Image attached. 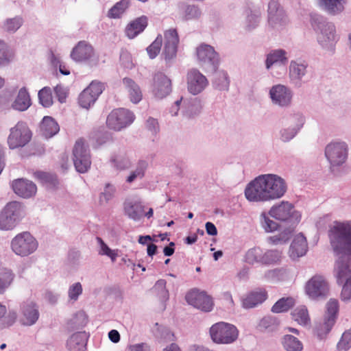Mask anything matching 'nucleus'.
I'll list each match as a JSON object with an SVG mask.
<instances>
[{"label": "nucleus", "mask_w": 351, "mask_h": 351, "mask_svg": "<svg viewBox=\"0 0 351 351\" xmlns=\"http://www.w3.org/2000/svg\"><path fill=\"white\" fill-rule=\"evenodd\" d=\"M331 247L336 255L340 256L336 264V278L343 285L341 299L351 300V223L335 221L328 230Z\"/></svg>", "instance_id": "f257e3e1"}, {"label": "nucleus", "mask_w": 351, "mask_h": 351, "mask_svg": "<svg viewBox=\"0 0 351 351\" xmlns=\"http://www.w3.org/2000/svg\"><path fill=\"white\" fill-rule=\"evenodd\" d=\"M286 191L287 186L282 178L266 174L251 182L245 190V195L251 202H265L280 198Z\"/></svg>", "instance_id": "f03ea898"}, {"label": "nucleus", "mask_w": 351, "mask_h": 351, "mask_svg": "<svg viewBox=\"0 0 351 351\" xmlns=\"http://www.w3.org/2000/svg\"><path fill=\"white\" fill-rule=\"evenodd\" d=\"M23 215L21 203L17 201L8 202L0 212V229L9 230L13 229Z\"/></svg>", "instance_id": "7ed1b4c3"}, {"label": "nucleus", "mask_w": 351, "mask_h": 351, "mask_svg": "<svg viewBox=\"0 0 351 351\" xmlns=\"http://www.w3.org/2000/svg\"><path fill=\"white\" fill-rule=\"evenodd\" d=\"M209 332L211 339L218 344L232 343L237 340L239 335L234 325L223 322L213 324Z\"/></svg>", "instance_id": "20e7f679"}, {"label": "nucleus", "mask_w": 351, "mask_h": 351, "mask_svg": "<svg viewBox=\"0 0 351 351\" xmlns=\"http://www.w3.org/2000/svg\"><path fill=\"white\" fill-rule=\"evenodd\" d=\"M38 246V241L29 232L19 233L11 241L12 250L22 257L33 254Z\"/></svg>", "instance_id": "39448f33"}, {"label": "nucleus", "mask_w": 351, "mask_h": 351, "mask_svg": "<svg viewBox=\"0 0 351 351\" xmlns=\"http://www.w3.org/2000/svg\"><path fill=\"white\" fill-rule=\"evenodd\" d=\"M311 24L315 29L319 30L317 40L323 47H330L337 43V36L333 24L322 22V17L317 15L311 17Z\"/></svg>", "instance_id": "423d86ee"}, {"label": "nucleus", "mask_w": 351, "mask_h": 351, "mask_svg": "<svg viewBox=\"0 0 351 351\" xmlns=\"http://www.w3.org/2000/svg\"><path fill=\"white\" fill-rule=\"evenodd\" d=\"M31 138L32 132L27 124L25 122L19 121L10 130L8 144L10 149H16L25 146Z\"/></svg>", "instance_id": "0eeeda50"}, {"label": "nucleus", "mask_w": 351, "mask_h": 351, "mask_svg": "<svg viewBox=\"0 0 351 351\" xmlns=\"http://www.w3.org/2000/svg\"><path fill=\"white\" fill-rule=\"evenodd\" d=\"M196 54L202 67L210 71H216L219 58L212 46L206 44L200 45L196 49Z\"/></svg>", "instance_id": "6e6552de"}, {"label": "nucleus", "mask_w": 351, "mask_h": 351, "mask_svg": "<svg viewBox=\"0 0 351 351\" xmlns=\"http://www.w3.org/2000/svg\"><path fill=\"white\" fill-rule=\"evenodd\" d=\"M73 163L76 170L80 173H85L90 167V154L85 145L83 138L76 141L73 150Z\"/></svg>", "instance_id": "1a4fd4ad"}, {"label": "nucleus", "mask_w": 351, "mask_h": 351, "mask_svg": "<svg viewBox=\"0 0 351 351\" xmlns=\"http://www.w3.org/2000/svg\"><path fill=\"white\" fill-rule=\"evenodd\" d=\"M339 302L330 299L326 304V313L324 320L317 326V335L322 337L328 334L334 326L339 312Z\"/></svg>", "instance_id": "9d476101"}, {"label": "nucleus", "mask_w": 351, "mask_h": 351, "mask_svg": "<svg viewBox=\"0 0 351 351\" xmlns=\"http://www.w3.org/2000/svg\"><path fill=\"white\" fill-rule=\"evenodd\" d=\"M134 115L130 110L120 108L112 110L107 117L106 123L109 128L114 130L121 129L131 124Z\"/></svg>", "instance_id": "9b49d317"}, {"label": "nucleus", "mask_w": 351, "mask_h": 351, "mask_svg": "<svg viewBox=\"0 0 351 351\" xmlns=\"http://www.w3.org/2000/svg\"><path fill=\"white\" fill-rule=\"evenodd\" d=\"M104 90V84L93 81L80 95L78 103L84 108H89L95 104L99 96Z\"/></svg>", "instance_id": "f8f14e48"}, {"label": "nucleus", "mask_w": 351, "mask_h": 351, "mask_svg": "<svg viewBox=\"0 0 351 351\" xmlns=\"http://www.w3.org/2000/svg\"><path fill=\"white\" fill-rule=\"evenodd\" d=\"M329 290L328 284L320 275L313 276L306 284L305 291L309 298L317 299L327 295Z\"/></svg>", "instance_id": "ddd939ff"}, {"label": "nucleus", "mask_w": 351, "mask_h": 351, "mask_svg": "<svg viewBox=\"0 0 351 351\" xmlns=\"http://www.w3.org/2000/svg\"><path fill=\"white\" fill-rule=\"evenodd\" d=\"M325 155L331 165H340L347 158L348 147L343 142L331 143L326 146Z\"/></svg>", "instance_id": "4468645a"}, {"label": "nucleus", "mask_w": 351, "mask_h": 351, "mask_svg": "<svg viewBox=\"0 0 351 351\" xmlns=\"http://www.w3.org/2000/svg\"><path fill=\"white\" fill-rule=\"evenodd\" d=\"M186 302L194 307L204 312H210L213 308L212 298L204 291L193 289L186 295Z\"/></svg>", "instance_id": "2eb2a0df"}, {"label": "nucleus", "mask_w": 351, "mask_h": 351, "mask_svg": "<svg viewBox=\"0 0 351 351\" xmlns=\"http://www.w3.org/2000/svg\"><path fill=\"white\" fill-rule=\"evenodd\" d=\"M187 88L193 95L200 93L207 86V78L197 69H191L186 75Z\"/></svg>", "instance_id": "dca6fc26"}, {"label": "nucleus", "mask_w": 351, "mask_h": 351, "mask_svg": "<svg viewBox=\"0 0 351 351\" xmlns=\"http://www.w3.org/2000/svg\"><path fill=\"white\" fill-rule=\"evenodd\" d=\"M163 55L166 61L176 58L179 43V37L176 29H169L164 32Z\"/></svg>", "instance_id": "f3484780"}, {"label": "nucleus", "mask_w": 351, "mask_h": 351, "mask_svg": "<svg viewBox=\"0 0 351 351\" xmlns=\"http://www.w3.org/2000/svg\"><path fill=\"white\" fill-rule=\"evenodd\" d=\"M171 92V81L164 73L158 72L154 76L153 93L156 97L162 99Z\"/></svg>", "instance_id": "a211bd4d"}, {"label": "nucleus", "mask_w": 351, "mask_h": 351, "mask_svg": "<svg viewBox=\"0 0 351 351\" xmlns=\"http://www.w3.org/2000/svg\"><path fill=\"white\" fill-rule=\"evenodd\" d=\"M12 188L18 196L23 198H29L37 191V187L34 182L23 178L14 180L12 182Z\"/></svg>", "instance_id": "6ab92c4d"}, {"label": "nucleus", "mask_w": 351, "mask_h": 351, "mask_svg": "<svg viewBox=\"0 0 351 351\" xmlns=\"http://www.w3.org/2000/svg\"><path fill=\"white\" fill-rule=\"evenodd\" d=\"M95 55V51L91 45L86 41H80L73 49L71 56L77 62L90 60Z\"/></svg>", "instance_id": "aec40b11"}, {"label": "nucleus", "mask_w": 351, "mask_h": 351, "mask_svg": "<svg viewBox=\"0 0 351 351\" xmlns=\"http://www.w3.org/2000/svg\"><path fill=\"white\" fill-rule=\"evenodd\" d=\"M293 206L288 202H282L279 204L273 206L269 214L271 217L280 221H287L292 217Z\"/></svg>", "instance_id": "412c9836"}, {"label": "nucleus", "mask_w": 351, "mask_h": 351, "mask_svg": "<svg viewBox=\"0 0 351 351\" xmlns=\"http://www.w3.org/2000/svg\"><path fill=\"white\" fill-rule=\"evenodd\" d=\"M307 251V241L305 237L299 234H297L292 241L289 248V256L291 258L295 259L304 256Z\"/></svg>", "instance_id": "4be33fe9"}, {"label": "nucleus", "mask_w": 351, "mask_h": 351, "mask_svg": "<svg viewBox=\"0 0 351 351\" xmlns=\"http://www.w3.org/2000/svg\"><path fill=\"white\" fill-rule=\"evenodd\" d=\"M272 100L280 106H286L291 101V94L287 88L282 85H277L270 90Z\"/></svg>", "instance_id": "5701e85b"}, {"label": "nucleus", "mask_w": 351, "mask_h": 351, "mask_svg": "<svg viewBox=\"0 0 351 351\" xmlns=\"http://www.w3.org/2000/svg\"><path fill=\"white\" fill-rule=\"evenodd\" d=\"M148 19L141 16L129 23L125 28V34L129 38H134L144 31L147 26Z\"/></svg>", "instance_id": "b1692460"}, {"label": "nucleus", "mask_w": 351, "mask_h": 351, "mask_svg": "<svg viewBox=\"0 0 351 351\" xmlns=\"http://www.w3.org/2000/svg\"><path fill=\"white\" fill-rule=\"evenodd\" d=\"M267 291L263 289H258L250 292L243 300V306L246 308H250L261 304L267 299Z\"/></svg>", "instance_id": "393cba45"}, {"label": "nucleus", "mask_w": 351, "mask_h": 351, "mask_svg": "<svg viewBox=\"0 0 351 351\" xmlns=\"http://www.w3.org/2000/svg\"><path fill=\"white\" fill-rule=\"evenodd\" d=\"M319 7L330 15H337L344 10L346 0H317Z\"/></svg>", "instance_id": "a878e982"}, {"label": "nucleus", "mask_w": 351, "mask_h": 351, "mask_svg": "<svg viewBox=\"0 0 351 351\" xmlns=\"http://www.w3.org/2000/svg\"><path fill=\"white\" fill-rule=\"evenodd\" d=\"M88 336L85 332L73 334L67 341L70 351H84L86 345Z\"/></svg>", "instance_id": "bb28decb"}, {"label": "nucleus", "mask_w": 351, "mask_h": 351, "mask_svg": "<svg viewBox=\"0 0 351 351\" xmlns=\"http://www.w3.org/2000/svg\"><path fill=\"white\" fill-rule=\"evenodd\" d=\"M22 312L23 315L22 322L25 325L31 326L36 323L38 319V311L32 302L23 304Z\"/></svg>", "instance_id": "cd10ccee"}, {"label": "nucleus", "mask_w": 351, "mask_h": 351, "mask_svg": "<svg viewBox=\"0 0 351 351\" xmlns=\"http://www.w3.org/2000/svg\"><path fill=\"white\" fill-rule=\"evenodd\" d=\"M123 83L128 91L130 101L134 104L138 103L142 99V92L138 84L132 80L125 77Z\"/></svg>", "instance_id": "c85d7f7f"}, {"label": "nucleus", "mask_w": 351, "mask_h": 351, "mask_svg": "<svg viewBox=\"0 0 351 351\" xmlns=\"http://www.w3.org/2000/svg\"><path fill=\"white\" fill-rule=\"evenodd\" d=\"M40 131L46 138H50L57 134L60 130L58 123L50 117H45L40 125Z\"/></svg>", "instance_id": "c756f323"}, {"label": "nucleus", "mask_w": 351, "mask_h": 351, "mask_svg": "<svg viewBox=\"0 0 351 351\" xmlns=\"http://www.w3.org/2000/svg\"><path fill=\"white\" fill-rule=\"evenodd\" d=\"M31 106V99L29 93L25 88H22L12 104L14 109L24 111Z\"/></svg>", "instance_id": "7c9ffc66"}, {"label": "nucleus", "mask_w": 351, "mask_h": 351, "mask_svg": "<svg viewBox=\"0 0 351 351\" xmlns=\"http://www.w3.org/2000/svg\"><path fill=\"white\" fill-rule=\"evenodd\" d=\"M294 230L295 226L284 228L279 234L269 237V243L274 245L287 243L292 237Z\"/></svg>", "instance_id": "2f4dec72"}, {"label": "nucleus", "mask_w": 351, "mask_h": 351, "mask_svg": "<svg viewBox=\"0 0 351 351\" xmlns=\"http://www.w3.org/2000/svg\"><path fill=\"white\" fill-rule=\"evenodd\" d=\"M284 12L278 1L271 0L268 5V19L269 23L276 22L282 19Z\"/></svg>", "instance_id": "473e14b6"}, {"label": "nucleus", "mask_w": 351, "mask_h": 351, "mask_svg": "<svg viewBox=\"0 0 351 351\" xmlns=\"http://www.w3.org/2000/svg\"><path fill=\"white\" fill-rule=\"evenodd\" d=\"M292 318L299 324L305 326L310 323V316L305 306H300L291 313Z\"/></svg>", "instance_id": "72a5a7b5"}, {"label": "nucleus", "mask_w": 351, "mask_h": 351, "mask_svg": "<svg viewBox=\"0 0 351 351\" xmlns=\"http://www.w3.org/2000/svg\"><path fill=\"white\" fill-rule=\"evenodd\" d=\"M125 211L130 218L137 221L144 215V206L140 203H128L125 205Z\"/></svg>", "instance_id": "f704fd0d"}, {"label": "nucleus", "mask_w": 351, "mask_h": 351, "mask_svg": "<svg viewBox=\"0 0 351 351\" xmlns=\"http://www.w3.org/2000/svg\"><path fill=\"white\" fill-rule=\"evenodd\" d=\"M263 256V250L260 247H255L247 251L245 254L244 261L250 265L262 264Z\"/></svg>", "instance_id": "c9c22d12"}, {"label": "nucleus", "mask_w": 351, "mask_h": 351, "mask_svg": "<svg viewBox=\"0 0 351 351\" xmlns=\"http://www.w3.org/2000/svg\"><path fill=\"white\" fill-rule=\"evenodd\" d=\"M295 301L293 298H282L278 300L272 306L271 311L274 313H279L287 311L295 305Z\"/></svg>", "instance_id": "e433bc0d"}, {"label": "nucleus", "mask_w": 351, "mask_h": 351, "mask_svg": "<svg viewBox=\"0 0 351 351\" xmlns=\"http://www.w3.org/2000/svg\"><path fill=\"white\" fill-rule=\"evenodd\" d=\"M282 345L287 351H301L303 348L302 342L291 335L284 336Z\"/></svg>", "instance_id": "4c0bfd02"}, {"label": "nucleus", "mask_w": 351, "mask_h": 351, "mask_svg": "<svg viewBox=\"0 0 351 351\" xmlns=\"http://www.w3.org/2000/svg\"><path fill=\"white\" fill-rule=\"evenodd\" d=\"M286 52L284 50H276L267 56L266 60L267 69H269L274 64H285L287 58L285 56Z\"/></svg>", "instance_id": "58836bf2"}, {"label": "nucleus", "mask_w": 351, "mask_h": 351, "mask_svg": "<svg viewBox=\"0 0 351 351\" xmlns=\"http://www.w3.org/2000/svg\"><path fill=\"white\" fill-rule=\"evenodd\" d=\"M110 160L114 167L118 170L128 169L131 165V162L125 154H117Z\"/></svg>", "instance_id": "ea45409f"}, {"label": "nucleus", "mask_w": 351, "mask_h": 351, "mask_svg": "<svg viewBox=\"0 0 351 351\" xmlns=\"http://www.w3.org/2000/svg\"><path fill=\"white\" fill-rule=\"evenodd\" d=\"M282 257V252L277 250H269L263 252L262 264L270 265L279 262Z\"/></svg>", "instance_id": "a19ab883"}, {"label": "nucleus", "mask_w": 351, "mask_h": 351, "mask_svg": "<svg viewBox=\"0 0 351 351\" xmlns=\"http://www.w3.org/2000/svg\"><path fill=\"white\" fill-rule=\"evenodd\" d=\"M130 0H121L117 3L108 12V15L111 18L119 17L128 8Z\"/></svg>", "instance_id": "79ce46f5"}, {"label": "nucleus", "mask_w": 351, "mask_h": 351, "mask_svg": "<svg viewBox=\"0 0 351 351\" xmlns=\"http://www.w3.org/2000/svg\"><path fill=\"white\" fill-rule=\"evenodd\" d=\"M147 167V163L144 160H140L136 165V169L132 171L127 178V182H132L136 178H142Z\"/></svg>", "instance_id": "37998d69"}, {"label": "nucleus", "mask_w": 351, "mask_h": 351, "mask_svg": "<svg viewBox=\"0 0 351 351\" xmlns=\"http://www.w3.org/2000/svg\"><path fill=\"white\" fill-rule=\"evenodd\" d=\"M23 23V19L19 16L8 19L4 22L3 29L8 32H15L21 27Z\"/></svg>", "instance_id": "c03bdc74"}, {"label": "nucleus", "mask_w": 351, "mask_h": 351, "mask_svg": "<svg viewBox=\"0 0 351 351\" xmlns=\"http://www.w3.org/2000/svg\"><path fill=\"white\" fill-rule=\"evenodd\" d=\"M38 98L44 107H49L53 104L51 90L49 87H44L38 92Z\"/></svg>", "instance_id": "a18cd8bd"}, {"label": "nucleus", "mask_w": 351, "mask_h": 351, "mask_svg": "<svg viewBox=\"0 0 351 351\" xmlns=\"http://www.w3.org/2000/svg\"><path fill=\"white\" fill-rule=\"evenodd\" d=\"M97 241L100 245L99 254L108 256L112 262H114L118 256L117 250H111L100 237H97Z\"/></svg>", "instance_id": "49530a36"}, {"label": "nucleus", "mask_w": 351, "mask_h": 351, "mask_svg": "<svg viewBox=\"0 0 351 351\" xmlns=\"http://www.w3.org/2000/svg\"><path fill=\"white\" fill-rule=\"evenodd\" d=\"M162 43L161 34H158L154 41L147 48V53L150 58H155L160 53Z\"/></svg>", "instance_id": "de8ad7c7"}, {"label": "nucleus", "mask_w": 351, "mask_h": 351, "mask_svg": "<svg viewBox=\"0 0 351 351\" xmlns=\"http://www.w3.org/2000/svg\"><path fill=\"white\" fill-rule=\"evenodd\" d=\"M306 71V65L304 64H298L295 62H291L290 64L289 73L293 79H300Z\"/></svg>", "instance_id": "09e8293b"}, {"label": "nucleus", "mask_w": 351, "mask_h": 351, "mask_svg": "<svg viewBox=\"0 0 351 351\" xmlns=\"http://www.w3.org/2000/svg\"><path fill=\"white\" fill-rule=\"evenodd\" d=\"M87 317L84 312H78L75 314V315L69 321V324L71 326V328H79L81 327H84L87 323Z\"/></svg>", "instance_id": "8fccbe9b"}, {"label": "nucleus", "mask_w": 351, "mask_h": 351, "mask_svg": "<svg viewBox=\"0 0 351 351\" xmlns=\"http://www.w3.org/2000/svg\"><path fill=\"white\" fill-rule=\"evenodd\" d=\"M351 348V328L345 331L337 343L339 351H348Z\"/></svg>", "instance_id": "3c124183"}, {"label": "nucleus", "mask_w": 351, "mask_h": 351, "mask_svg": "<svg viewBox=\"0 0 351 351\" xmlns=\"http://www.w3.org/2000/svg\"><path fill=\"white\" fill-rule=\"evenodd\" d=\"M34 176L36 178L45 183H49L53 185H56V184L58 183L56 176L46 172L38 171L34 173Z\"/></svg>", "instance_id": "603ef678"}, {"label": "nucleus", "mask_w": 351, "mask_h": 351, "mask_svg": "<svg viewBox=\"0 0 351 351\" xmlns=\"http://www.w3.org/2000/svg\"><path fill=\"white\" fill-rule=\"evenodd\" d=\"M262 226L266 232H273L277 230L278 225L276 222L271 220L265 214L261 215Z\"/></svg>", "instance_id": "864d4df0"}, {"label": "nucleus", "mask_w": 351, "mask_h": 351, "mask_svg": "<svg viewBox=\"0 0 351 351\" xmlns=\"http://www.w3.org/2000/svg\"><path fill=\"white\" fill-rule=\"evenodd\" d=\"M275 324V320L270 317H265L261 319L257 326L258 330L263 332L266 330L271 329Z\"/></svg>", "instance_id": "5fc2aeb1"}, {"label": "nucleus", "mask_w": 351, "mask_h": 351, "mask_svg": "<svg viewBox=\"0 0 351 351\" xmlns=\"http://www.w3.org/2000/svg\"><path fill=\"white\" fill-rule=\"evenodd\" d=\"M9 61L8 47L4 41L0 40V65L8 64Z\"/></svg>", "instance_id": "6e6d98bb"}, {"label": "nucleus", "mask_w": 351, "mask_h": 351, "mask_svg": "<svg viewBox=\"0 0 351 351\" xmlns=\"http://www.w3.org/2000/svg\"><path fill=\"white\" fill-rule=\"evenodd\" d=\"M82 293V287L80 282H76L70 287L69 297L71 300H77L78 296Z\"/></svg>", "instance_id": "4d7b16f0"}, {"label": "nucleus", "mask_w": 351, "mask_h": 351, "mask_svg": "<svg viewBox=\"0 0 351 351\" xmlns=\"http://www.w3.org/2000/svg\"><path fill=\"white\" fill-rule=\"evenodd\" d=\"M14 278V274L10 270H6L0 278L1 285L3 286V289H5L11 285Z\"/></svg>", "instance_id": "13d9d810"}, {"label": "nucleus", "mask_w": 351, "mask_h": 351, "mask_svg": "<svg viewBox=\"0 0 351 351\" xmlns=\"http://www.w3.org/2000/svg\"><path fill=\"white\" fill-rule=\"evenodd\" d=\"M166 284H167V282L165 280H163V279L158 280L156 282L153 289L156 292L158 293V294H160L162 297L166 298L168 295V291L166 289Z\"/></svg>", "instance_id": "bf43d9fd"}, {"label": "nucleus", "mask_w": 351, "mask_h": 351, "mask_svg": "<svg viewBox=\"0 0 351 351\" xmlns=\"http://www.w3.org/2000/svg\"><path fill=\"white\" fill-rule=\"evenodd\" d=\"M16 317L17 315L16 312L10 311L8 314L2 319L1 327L6 328L12 326L15 322Z\"/></svg>", "instance_id": "052dcab7"}, {"label": "nucleus", "mask_w": 351, "mask_h": 351, "mask_svg": "<svg viewBox=\"0 0 351 351\" xmlns=\"http://www.w3.org/2000/svg\"><path fill=\"white\" fill-rule=\"evenodd\" d=\"M54 91L58 101L60 103L65 102L66 98L67 97L66 90L62 86L58 85L55 87Z\"/></svg>", "instance_id": "680f3d73"}, {"label": "nucleus", "mask_w": 351, "mask_h": 351, "mask_svg": "<svg viewBox=\"0 0 351 351\" xmlns=\"http://www.w3.org/2000/svg\"><path fill=\"white\" fill-rule=\"evenodd\" d=\"M146 125L147 129L152 133H156L159 129L157 120L153 118H149L147 119Z\"/></svg>", "instance_id": "e2e57ef3"}, {"label": "nucleus", "mask_w": 351, "mask_h": 351, "mask_svg": "<svg viewBox=\"0 0 351 351\" xmlns=\"http://www.w3.org/2000/svg\"><path fill=\"white\" fill-rule=\"evenodd\" d=\"M206 232L209 235L215 236L217 234V230L215 226L211 222L206 223Z\"/></svg>", "instance_id": "0e129e2a"}, {"label": "nucleus", "mask_w": 351, "mask_h": 351, "mask_svg": "<svg viewBox=\"0 0 351 351\" xmlns=\"http://www.w3.org/2000/svg\"><path fill=\"white\" fill-rule=\"evenodd\" d=\"M108 337L113 343H118L120 341V335L116 330H112L108 333Z\"/></svg>", "instance_id": "69168bd1"}, {"label": "nucleus", "mask_w": 351, "mask_h": 351, "mask_svg": "<svg viewBox=\"0 0 351 351\" xmlns=\"http://www.w3.org/2000/svg\"><path fill=\"white\" fill-rule=\"evenodd\" d=\"M174 245L175 244L173 242H171L169 243V246H166L164 248L163 252L165 256H171L174 253V248L173 247L174 246Z\"/></svg>", "instance_id": "338daca9"}, {"label": "nucleus", "mask_w": 351, "mask_h": 351, "mask_svg": "<svg viewBox=\"0 0 351 351\" xmlns=\"http://www.w3.org/2000/svg\"><path fill=\"white\" fill-rule=\"evenodd\" d=\"M144 343L132 345L129 347V351H143Z\"/></svg>", "instance_id": "774afa93"}]
</instances>
